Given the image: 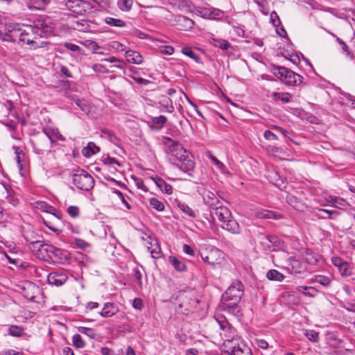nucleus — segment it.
<instances>
[{
    "label": "nucleus",
    "instance_id": "nucleus-1",
    "mask_svg": "<svg viewBox=\"0 0 355 355\" xmlns=\"http://www.w3.org/2000/svg\"><path fill=\"white\" fill-rule=\"evenodd\" d=\"M244 286L240 281L233 282L222 295L224 307L234 311L241 301Z\"/></svg>",
    "mask_w": 355,
    "mask_h": 355
},
{
    "label": "nucleus",
    "instance_id": "nucleus-2",
    "mask_svg": "<svg viewBox=\"0 0 355 355\" xmlns=\"http://www.w3.org/2000/svg\"><path fill=\"white\" fill-rule=\"evenodd\" d=\"M218 219L221 222V227L232 234L241 232L240 226L237 221L233 218L230 209L221 203L213 209Z\"/></svg>",
    "mask_w": 355,
    "mask_h": 355
},
{
    "label": "nucleus",
    "instance_id": "nucleus-3",
    "mask_svg": "<svg viewBox=\"0 0 355 355\" xmlns=\"http://www.w3.org/2000/svg\"><path fill=\"white\" fill-rule=\"evenodd\" d=\"M73 183L79 189L88 191L95 184L94 179L87 171L80 168L73 169L71 172Z\"/></svg>",
    "mask_w": 355,
    "mask_h": 355
},
{
    "label": "nucleus",
    "instance_id": "nucleus-4",
    "mask_svg": "<svg viewBox=\"0 0 355 355\" xmlns=\"http://www.w3.org/2000/svg\"><path fill=\"white\" fill-rule=\"evenodd\" d=\"M275 75L287 85H298L302 83L303 77L285 67L275 66Z\"/></svg>",
    "mask_w": 355,
    "mask_h": 355
},
{
    "label": "nucleus",
    "instance_id": "nucleus-5",
    "mask_svg": "<svg viewBox=\"0 0 355 355\" xmlns=\"http://www.w3.org/2000/svg\"><path fill=\"white\" fill-rule=\"evenodd\" d=\"M200 257L205 263L213 267L220 265L225 259L224 252L214 246L202 250Z\"/></svg>",
    "mask_w": 355,
    "mask_h": 355
},
{
    "label": "nucleus",
    "instance_id": "nucleus-6",
    "mask_svg": "<svg viewBox=\"0 0 355 355\" xmlns=\"http://www.w3.org/2000/svg\"><path fill=\"white\" fill-rule=\"evenodd\" d=\"M62 3L67 9L78 15H85L88 10L94 8L90 2L85 0H66Z\"/></svg>",
    "mask_w": 355,
    "mask_h": 355
},
{
    "label": "nucleus",
    "instance_id": "nucleus-7",
    "mask_svg": "<svg viewBox=\"0 0 355 355\" xmlns=\"http://www.w3.org/2000/svg\"><path fill=\"white\" fill-rule=\"evenodd\" d=\"M44 259H50L57 263L63 264L69 259V252L49 244Z\"/></svg>",
    "mask_w": 355,
    "mask_h": 355
},
{
    "label": "nucleus",
    "instance_id": "nucleus-8",
    "mask_svg": "<svg viewBox=\"0 0 355 355\" xmlns=\"http://www.w3.org/2000/svg\"><path fill=\"white\" fill-rule=\"evenodd\" d=\"M221 355H252L250 348L244 343L239 341L232 345H225Z\"/></svg>",
    "mask_w": 355,
    "mask_h": 355
},
{
    "label": "nucleus",
    "instance_id": "nucleus-9",
    "mask_svg": "<svg viewBox=\"0 0 355 355\" xmlns=\"http://www.w3.org/2000/svg\"><path fill=\"white\" fill-rule=\"evenodd\" d=\"M164 144L167 148V151L171 155V157H173V160L177 158H181V156L187 151L181 144L173 140L171 138L164 137Z\"/></svg>",
    "mask_w": 355,
    "mask_h": 355
},
{
    "label": "nucleus",
    "instance_id": "nucleus-10",
    "mask_svg": "<svg viewBox=\"0 0 355 355\" xmlns=\"http://www.w3.org/2000/svg\"><path fill=\"white\" fill-rule=\"evenodd\" d=\"M31 143L34 153L38 155L49 152L52 148L46 136L37 135L33 139L31 140Z\"/></svg>",
    "mask_w": 355,
    "mask_h": 355
},
{
    "label": "nucleus",
    "instance_id": "nucleus-11",
    "mask_svg": "<svg viewBox=\"0 0 355 355\" xmlns=\"http://www.w3.org/2000/svg\"><path fill=\"white\" fill-rule=\"evenodd\" d=\"M175 160L178 162L175 165L184 173H190L193 171L195 166V162L191 153L187 150L185 153L181 156V158H177Z\"/></svg>",
    "mask_w": 355,
    "mask_h": 355
},
{
    "label": "nucleus",
    "instance_id": "nucleus-12",
    "mask_svg": "<svg viewBox=\"0 0 355 355\" xmlns=\"http://www.w3.org/2000/svg\"><path fill=\"white\" fill-rule=\"evenodd\" d=\"M180 297V307H184L187 311L190 312H193L198 310V305L200 303V300L195 297L192 293L183 292Z\"/></svg>",
    "mask_w": 355,
    "mask_h": 355
},
{
    "label": "nucleus",
    "instance_id": "nucleus-13",
    "mask_svg": "<svg viewBox=\"0 0 355 355\" xmlns=\"http://www.w3.org/2000/svg\"><path fill=\"white\" fill-rule=\"evenodd\" d=\"M21 232L27 246L32 243H35V241H42L44 239L43 236L39 234L30 224L24 226Z\"/></svg>",
    "mask_w": 355,
    "mask_h": 355
},
{
    "label": "nucleus",
    "instance_id": "nucleus-14",
    "mask_svg": "<svg viewBox=\"0 0 355 355\" xmlns=\"http://www.w3.org/2000/svg\"><path fill=\"white\" fill-rule=\"evenodd\" d=\"M173 24L180 31H188L193 28L194 21L187 17L178 15L174 17Z\"/></svg>",
    "mask_w": 355,
    "mask_h": 355
},
{
    "label": "nucleus",
    "instance_id": "nucleus-15",
    "mask_svg": "<svg viewBox=\"0 0 355 355\" xmlns=\"http://www.w3.org/2000/svg\"><path fill=\"white\" fill-rule=\"evenodd\" d=\"M48 246L49 244L45 243L43 239L42 241H35V243H32L27 247L33 254L37 256L38 257L45 259V255L47 250L46 247Z\"/></svg>",
    "mask_w": 355,
    "mask_h": 355
},
{
    "label": "nucleus",
    "instance_id": "nucleus-16",
    "mask_svg": "<svg viewBox=\"0 0 355 355\" xmlns=\"http://www.w3.org/2000/svg\"><path fill=\"white\" fill-rule=\"evenodd\" d=\"M67 278V275L64 272L55 271L51 272L48 275L47 281L49 284L60 286L66 282Z\"/></svg>",
    "mask_w": 355,
    "mask_h": 355
},
{
    "label": "nucleus",
    "instance_id": "nucleus-17",
    "mask_svg": "<svg viewBox=\"0 0 355 355\" xmlns=\"http://www.w3.org/2000/svg\"><path fill=\"white\" fill-rule=\"evenodd\" d=\"M220 334L225 338L224 346L225 345H232L240 341L236 335V330L231 325L221 331Z\"/></svg>",
    "mask_w": 355,
    "mask_h": 355
},
{
    "label": "nucleus",
    "instance_id": "nucleus-18",
    "mask_svg": "<svg viewBox=\"0 0 355 355\" xmlns=\"http://www.w3.org/2000/svg\"><path fill=\"white\" fill-rule=\"evenodd\" d=\"M265 240L263 244L270 251H275L276 248H280L283 244V241L275 235H267Z\"/></svg>",
    "mask_w": 355,
    "mask_h": 355
},
{
    "label": "nucleus",
    "instance_id": "nucleus-19",
    "mask_svg": "<svg viewBox=\"0 0 355 355\" xmlns=\"http://www.w3.org/2000/svg\"><path fill=\"white\" fill-rule=\"evenodd\" d=\"M119 311L118 306L113 302H106L100 313L101 316L103 318H110L116 315Z\"/></svg>",
    "mask_w": 355,
    "mask_h": 355
},
{
    "label": "nucleus",
    "instance_id": "nucleus-20",
    "mask_svg": "<svg viewBox=\"0 0 355 355\" xmlns=\"http://www.w3.org/2000/svg\"><path fill=\"white\" fill-rule=\"evenodd\" d=\"M313 214L318 219H336V217L340 214V212L337 210L318 209L313 211Z\"/></svg>",
    "mask_w": 355,
    "mask_h": 355
},
{
    "label": "nucleus",
    "instance_id": "nucleus-21",
    "mask_svg": "<svg viewBox=\"0 0 355 355\" xmlns=\"http://www.w3.org/2000/svg\"><path fill=\"white\" fill-rule=\"evenodd\" d=\"M169 5L181 11H191V1L190 0H168Z\"/></svg>",
    "mask_w": 355,
    "mask_h": 355
},
{
    "label": "nucleus",
    "instance_id": "nucleus-22",
    "mask_svg": "<svg viewBox=\"0 0 355 355\" xmlns=\"http://www.w3.org/2000/svg\"><path fill=\"white\" fill-rule=\"evenodd\" d=\"M203 200L205 204L209 206L212 210L222 203L216 194L211 191H207L205 193Z\"/></svg>",
    "mask_w": 355,
    "mask_h": 355
},
{
    "label": "nucleus",
    "instance_id": "nucleus-23",
    "mask_svg": "<svg viewBox=\"0 0 355 355\" xmlns=\"http://www.w3.org/2000/svg\"><path fill=\"white\" fill-rule=\"evenodd\" d=\"M152 180L162 192L166 194H171L173 193V187L167 184L162 178L156 175L153 177Z\"/></svg>",
    "mask_w": 355,
    "mask_h": 355
},
{
    "label": "nucleus",
    "instance_id": "nucleus-24",
    "mask_svg": "<svg viewBox=\"0 0 355 355\" xmlns=\"http://www.w3.org/2000/svg\"><path fill=\"white\" fill-rule=\"evenodd\" d=\"M125 57L130 63L139 64L143 62V57L140 53L132 49L125 51Z\"/></svg>",
    "mask_w": 355,
    "mask_h": 355
},
{
    "label": "nucleus",
    "instance_id": "nucleus-25",
    "mask_svg": "<svg viewBox=\"0 0 355 355\" xmlns=\"http://www.w3.org/2000/svg\"><path fill=\"white\" fill-rule=\"evenodd\" d=\"M149 239L151 240V241L150 242V246L147 247L148 250L151 254L153 258H160L162 257V252L159 245L156 240L153 241L150 237H149Z\"/></svg>",
    "mask_w": 355,
    "mask_h": 355
},
{
    "label": "nucleus",
    "instance_id": "nucleus-26",
    "mask_svg": "<svg viewBox=\"0 0 355 355\" xmlns=\"http://www.w3.org/2000/svg\"><path fill=\"white\" fill-rule=\"evenodd\" d=\"M287 262L288 265L291 266V270L293 272L301 273L304 270L301 262L299 260H297L295 257H288L287 259Z\"/></svg>",
    "mask_w": 355,
    "mask_h": 355
},
{
    "label": "nucleus",
    "instance_id": "nucleus-27",
    "mask_svg": "<svg viewBox=\"0 0 355 355\" xmlns=\"http://www.w3.org/2000/svg\"><path fill=\"white\" fill-rule=\"evenodd\" d=\"M166 122L167 118L164 115L153 117L151 121L150 128L153 130H159L164 126Z\"/></svg>",
    "mask_w": 355,
    "mask_h": 355
},
{
    "label": "nucleus",
    "instance_id": "nucleus-28",
    "mask_svg": "<svg viewBox=\"0 0 355 355\" xmlns=\"http://www.w3.org/2000/svg\"><path fill=\"white\" fill-rule=\"evenodd\" d=\"M100 148L94 142H89L87 146L82 150L83 155L85 157H90L92 155L99 152Z\"/></svg>",
    "mask_w": 355,
    "mask_h": 355
},
{
    "label": "nucleus",
    "instance_id": "nucleus-29",
    "mask_svg": "<svg viewBox=\"0 0 355 355\" xmlns=\"http://www.w3.org/2000/svg\"><path fill=\"white\" fill-rule=\"evenodd\" d=\"M303 257L306 261L311 265H315L318 261L319 255L311 251L310 249H306L303 252Z\"/></svg>",
    "mask_w": 355,
    "mask_h": 355
},
{
    "label": "nucleus",
    "instance_id": "nucleus-30",
    "mask_svg": "<svg viewBox=\"0 0 355 355\" xmlns=\"http://www.w3.org/2000/svg\"><path fill=\"white\" fill-rule=\"evenodd\" d=\"M209 43L215 47H218L223 50H227L231 47V44L226 40L220 38L211 37Z\"/></svg>",
    "mask_w": 355,
    "mask_h": 355
},
{
    "label": "nucleus",
    "instance_id": "nucleus-31",
    "mask_svg": "<svg viewBox=\"0 0 355 355\" xmlns=\"http://www.w3.org/2000/svg\"><path fill=\"white\" fill-rule=\"evenodd\" d=\"M204 16H207L213 19H220L223 16V12L216 8H203L200 12Z\"/></svg>",
    "mask_w": 355,
    "mask_h": 355
},
{
    "label": "nucleus",
    "instance_id": "nucleus-32",
    "mask_svg": "<svg viewBox=\"0 0 355 355\" xmlns=\"http://www.w3.org/2000/svg\"><path fill=\"white\" fill-rule=\"evenodd\" d=\"M168 261L173 266L174 269L178 272H184L187 270L184 263L174 256H169Z\"/></svg>",
    "mask_w": 355,
    "mask_h": 355
},
{
    "label": "nucleus",
    "instance_id": "nucleus-33",
    "mask_svg": "<svg viewBox=\"0 0 355 355\" xmlns=\"http://www.w3.org/2000/svg\"><path fill=\"white\" fill-rule=\"evenodd\" d=\"M266 277L271 281L282 282L285 276L278 270L272 269L267 272Z\"/></svg>",
    "mask_w": 355,
    "mask_h": 355
},
{
    "label": "nucleus",
    "instance_id": "nucleus-34",
    "mask_svg": "<svg viewBox=\"0 0 355 355\" xmlns=\"http://www.w3.org/2000/svg\"><path fill=\"white\" fill-rule=\"evenodd\" d=\"M8 334L14 337H21L24 333V329L22 327L18 325H10L8 329Z\"/></svg>",
    "mask_w": 355,
    "mask_h": 355
},
{
    "label": "nucleus",
    "instance_id": "nucleus-35",
    "mask_svg": "<svg viewBox=\"0 0 355 355\" xmlns=\"http://www.w3.org/2000/svg\"><path fill=\"white\" fill-rule=\"evenodd\" d=\"M177 205L178 208L187 216L191 218L196 217V212L187 204L182 202L180 201H178Z\"/></svg>",
    "mask_w": 355,
    "mask_h": 355
},
{
    "label": "nucleus",
    "instance_id": "nucleus-36",
    "mask_svg": "<svg viewBox=\"0 0 355 355\" xmlns=\"http://www.w3.org/2000/svg\"><path fill=\"white\" fill-rule=\"evenodd\" d=\"M6 199L8 202L14 207H17L19 204V200L17 196L14 193L13 191L6 188Z\"/></svg>",
    "mask_w": 355,
    "mask_h": 355
},
{
    "label": "nucleus",
    "instance_id": "nucleus-37",
    "mask_svg": "<svg viewBox=\"0 0 355 355\" xmlns=\"http://www.w3.org/2000/svg\"><path fill=\"white\" fill-rule=\"evenodd\" d=\"M271 96L275 101H281L283 103H288L291 98V95L287 92H272Z\"/></svg>",
    "mask_w": 355,
    "mask_h": 355
},
{
    "label": "nucleus",
    "instance_id": "nucleus-38",
    "mask_svg": "<svg viewBox=\"0 0 355 355\" xmlns=\"http://www.w3.org/2000/svg\"><path fill=\"white\" fill-rule=\"evenodd\" d=\"M75 104L85 114H88L91 110L90 104L85 99H75Z\"/></svg>",
    "mask_w": 355,
    "mask_h": 355
},
{
    "label": "nucleus",
    "instance_id": "nucleus-39",
    "mask_svg": "<svg viewBox=\"0 0 355 355\" xmlns=\"http://www.w3.org/2000/svg\"><path fill=\"white\" fill-rule=\"evenodd\" d=\"M297 291L302 292L304 295L309 297H315L318 291L312 286H300Z\"/></svg>",
    "mask_w": 355,
    "mask_h": 355
},
{
    "label": "nucleus",
    "instance_id": "nucleus-40",
    "mask_svg": "<svg viewBox=\"0 0 355 355\" xmlns=\"http://www.w3.org/2000/svg\"><path fill=\"white\" fill-rule=\"evenodd\" d=\"M105 22L112 26L115 27H124L125 26V22L119 19H115L111 17H107L105 19Z\"/></svg>",
    "mask_w": 355,
    "mask_h": 355
},
{
    "label": "nucleus",
    "instance_id": "nucleus-41",
    "mask_svg": "<svg viewBox=\"0 0 355 355\" xmlns=\"http://www.w3.org/2000/svg\"><path fill=\"white\" fill-rule=\"evenodd\" d=\"M166 112L172 113L174 111L172 100L168 97H164L159 103Z\"/></svg>",
    "mask_w": 355,
    "mask_h": 355
},
{
    "label": "nucleus",
    "instance_id": "nucleus-42",
    "mask_svg": "<svg viewBox=\"0 0 355 355\" xmlns=\"http://www.w3.org/2000/svg\"><path fill=\"white\" fill-rule=\"evenodd\" d=\"M35 207L46 213H49L51 211H54V207L49 205L44 201H36L35 202Z\"/></svg>",
    "mask_w": 355,
    "mask_h": 355
},
{
    "label": "nucleus",
    "instance_id": "nucleus-43",
    "mask_svg": "<svg viewBox=\"0 0 355 355\" xmlns=\"http://www.w3.org/2000/svg\"><path fill=\"white\" fill-rule=\"evenodd\" d=\"M256 216L259 218H278L277 214L274 211L269 210L258 211L256 213Z\"/></svg>",
    "mask_w": 355,
    "mask_h": 355
},
{
    "label": "nucleus",
    "instance_id": "nucleus-44",
    "mask_svg": "<svg viewBox=\"0 0 355 355\" xmlns=\"http://www.w3.org/2000/svg\"><path fill=\"white\" fill-rule=\"evenodd\" d=\"M182 53L191 58L197 62L200 61V57L196 54L190 47H184L182 49Z\"/></svg>",
    "mask_w": 355,
    "mask_h": 355
},
{
    "label": "nucleus",
    "instance_id": "nucleus-45",
    "mask_svg": "<svg viewBox=\"0 0 355 355\" xmlns=\"http://www.w3.org/2000/svg\"><path fill=\"white\" fill-rule=\"evenodd\" d=\"M150 206L158 211H163L165 209L164 203L156 198L150 199Z\"/></svg>",
    "mask_w": 355,
    "mask_h": 355
},
{
    "label": "nucleus",
    "instance_id": "nucleus-46",
    "mask_svg": "<svg viewBox=\"0 0 355 355\" xmlns=\"http://www.w3.org/2000/svg\"><path fill=\"white\" fill-rule=\"evenodd\" d=\"M336 41L341 46L343 51L346 53L351 60L355 59L354 54L349 50L347 44L338 37H336Z\"/></svg>",
    "mask_w": 355,
    "mask_h": 355
},
{
    "label": "nucleus",
    "instance_id": "nucleus-47",
    "mask_svg": "<svg viewBox=\"0 0 355 355\" xmlns=\"http://www.w3.org/2000/svg\"><path fill=\"white\" fill-rule=\"evenodd\" d=\"M132 0H119L118 6L122 11H129L132 6Z\"/></svg>",
    "mask_w": 355,
    "mask_h": 355
},
{
    "label": "nucleus",
    "instance_id": "nucleus-48",
    "mask_svg": "<svg viewBox=\"0 0 355 355\" xmlns=\"http://www.w3.org/2000/svg\"><path fill=\"white\" fill-rule=\"evenodd\" d=\"M73 345L77 348H83L85 347V342L80 334H75L72 337Z\"/></svg>",
    "mask_w": 355,
    "mask_h": 355
},
{
    "label": "nucleus",
    "instance_id": "nucleus-49",
    "mask_svg": "<svg viewBox=\"0 0 355 355\" xmlns=\"http://www.w3.org/2000/svg\"><path fill=\"white\" fill-rule=\"evenodd\" d=\"M78 330L80 333L89 336V338H94L96 334L94 329L87 328L85 327H79Z\"/></svg>",
    "mask_w": 355,
    "mask_h": 355
},
{
    "label": "nucleus",
    "instance_id": "nucleus-50",
    "mask_svg": "<svg viewBox=\"0 0 355 355\" xmlns=\"http://www.w3.org/2000/svg\"><path fill=\"white\" fill-rule=\"evenodd\" d=\"M67 212L72 218H78L80 216V209L77 206H69L67 209Z\"/></svg>",
    "mask_w": 355,
    "mask_h": 355
},
{
    "label": "nucleus",
    "instance_id": "nucleus-51",
    "mask_svg": "<svg viewBox=\"0 0 355 355\" xmlns=\"http://www.w3.org/2000/svg\"><path fill=\"white\" fill-rule=\"evenodd\" d=\"M52 144L56 143L58 141H64V137L60 133L58 129H52Z\"/></svg>",
    "mask_w": 355,
    "mask_h": 355
},
{
    "label": "nucleus",
    "instance_id": "nucleus-52",
    "mask_svg": "<svg viewBox=\"0 0 355 355\" xmlns=\"http://www.w3.org/2000/svg\"><path fill=\"white\" fill-rule=\"evenodd\" d=\"M305 336L309 340H311L312 342L316 343L318 341V339H319L318 333H317L316 331H315L313 330L306 331L305 333Z\"/></svg>",
    "mask_w": 355,
    "mask_h": 355
},
{
    "label": "nucleus",
    "instance_id": "nucleus-53",
    "mask_svg": "<svg viewBox=\"0 0 355 355\" xmlns=\"http://www.w3.org/2000/svg\"><path fill=\"white\" fill-rule=\"evenodd\" d=\"M19 42H22V44H30L33 42V39L28 37V33H25V31L20 33L19 37Z\"/></svg>",
    "mask_w": 355,
    "mask_h": 355
},
{
    "label": "nucleus",
    "instance_id": "nucleus-54",
    "mask_svg": "<svg viewBox=\"0 0 355 355\" xmlns=\"http://www.w3.org/2000/svg\"><path fill=\"white\" fill-rule=\"evenodd\" d=\"M338 269L341 275L346 277L351 275V270L347 261H345L344 264H343V266Z\"/></svg>",
    "mask_w": 355,
    "mask_h": 355
},
{
    "label": "nucleus",
    "instance_id": "nucleus-55",
    "mask_svg": "<svg viewBox=\"0 0 355 355\" xmlns=\"http://www.w3.org/2000/svg\"><path fill=\"white\" fill-rule=\"evenodd\" d=\"M15 155H16V161H17V165H18V167L20 170L22 169L23 168V166L21 163V160L22 158H24L25 157V154L23 153V151L21 150H19L17 148H15Z\"/></svg>",
    "mask_w": 355,
    "mask_h": 355
},
{
    "label": "nucleus",
    "instance_id": "nucleus-56",
    "mask_svg": "<svg viewBox=\"0 0 355 355\" xmlns=\"http://www.w3.org/2000/svg\"><path fill=\"white\" fill-rule=\"evenodd\" d=\"M270 21L272 24V25L275 27H277L281 24V21L279 17V15L275 11H272L270 13Z\"/></svg>",
    "mask_w": 355,
    "mask_h": 355
},
{
    "label": "nucleus",
    "instance_id": "nucleus-57",
    "mask_svg": "<svg viewBox=\"0 0 355 355\" xmlns=\"http://www.w3.org/2000/svg\"><path fill=\"white\" fill-rule=\"evenodd\" d=\"M316 282L324 286H329L331 284V280L329 277L319 275L316 277Z\"/></svg>",
    "mask_w": 355,
    "mask_h": 355
},
{
    "label": "nucleus",
    "instance_id": "nucleus-58",
    "mask_svg": "<svg viewBox=\"0 0 355 355\" xmlns=\"http://www.w3.org/2000/svg\"><path fill=\"white\" fill-rule=\"evenodd\" d=\"M102 162L105 165L117 164L119 166H121V164L117 160H116L114 158L111 157L110 156L103 157Z\"/></svg>",
    "mask_w": 355,
    "mask_h": 355
},
{
    "label": "nucleus",
    "instance_id": "nucleus-59",
    "mask_svg": "<svg viewBox=\"0 0 355 355\" xmlns=\"http://www.w3.org/2000/svg\"><path fill=\"white\" fill-rule=\"evenodd\" d=\"M74 243L78 248L82 250H85L89 246V244L87 242L81 239H76Z\"/></svg>",
    "mask_w": 355,
    "mask_h": 355
},
{
    "label": "nucleus",
    "instance_id": "nucleus-60",
    "mask_svg": "<svg viewBox=\"0 0 355 355\" xmlns=\"http://www.w3.org/2000/svg\"><path fill=\"white\" fill-rule=\"evenodd\" d=\"M211 160L214 163V164L222 171L223 173H225L227 171V168L225 166L220 162L216 157L212 156Z\"/></svg>",
    "mask_w": 355,
    "mask_h": 355
},
{
    "label": "nucleus",
    "instance_id": "nucleus-61",
    "mask_svg": "<svg viewBox=\"0 0 355 355\" xmlns=\"http://www.w3.org/2000/svg\"><path fill=\"white\" fill-rule=\"evenodd\" d=\"M105 60L110 63H117L118 64H116V67L119 69L123 68V62L116 57L112 56Z\"/></svg>",
    "mask_w": 355,
    "mask_h": 355
},
{
    "label": "nucleus",
    "instance_id": "nucleus-62",
    "mask_svg": "<svg viewBox=\"0 0 355 355\" xmlns=\"http://www.w3.org/2000/svg\"><path fill=\"white\" fill-rule=\"evenodd\" d=\"M132 272H133V273H132L133 277L135 278L137 283L141 286L142 285V282H141L142 274H141L140 270L138 268H135L133 269Z\"/></svg>",
    "mask_w": 355,
    "mask_h": 355
},
{
    "label": "nucleus",
    "instance_id": "nucleus-63",
    "mask_svg": "<svg viewBox=\"0 0 355 355\" xmlns=\"http://www.w3.org/2000/svg\"><path fill=\"white\" fill-rule=\"evenodd\" d=\"M221 331L229 327L231 324L228 322L225 318L221 317L220 320H218Z\"/></svg>",
    "mask_w": 355,
    "mask_h": 355
},
{
    "label": "nucleus",
    "instance_id": "nucleus-64",
    "mask_svg": "<svg viewBox=\"0 0 355 355\" xmlns=\"http://www.w3.org/2000/svg\"><path fill=\"white\" fill-rule=\"evenodd\" d=\"M264 138L267 140H277L278 139L277 136L272 131L267 130L264 132Z\"/></svg>",
    "mask_w": 355,
    "mask_h": 355
}]
</instances>
